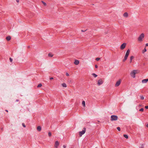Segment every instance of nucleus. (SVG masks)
<instances>
[{
	"label": "nucleus",
	"instance_id": "obj_1",
	"mask_svg": "<svg viewBox=\"0 0 148 148\" xmlns=\"http://www.w3.org/2000/svg\"><path fill=\"white\" fill-rule=\"evenodd\" d=\"M118 117L116 115H112L111 116L110 120L111 121H116L118 119Z\"/></svg>",
	"mask_w": 148,
	"mask_h": 148
},
{
	"label": "nucleus",
	"instance_id": "obj_2",
	"mask_svg": "<svg viewBox=\"0 0 148 148\" xmlns=\"http://www.w3.org/2000/svg\"><path fill=\"white\" fill-rule=\"evenodd\" d=\"M137 71L136 70H134L130 73V75L132 77H133V78H134L135 77V74L137 73Z\"/></svg>",
	"mask_w": 148,
	"mask_h": 148
},
{
	"label": "nucleus",
	"instance_id": "obj_3",
	"mask_svg": "<svg viewBox=\"0 0 148 148\" xmlns=\"http://www.w3.org/2000/svg\"><path fill=\"white\" fill-rule=\"evenodd\" d=\"M144 34L143 33L141 34L138 38V40L139 41H142L143 40V39L144 37Z\"/></svg>",
	"mask_w": 148,
	"mask_h": 148
},
{
	"label": "nucleus",
	"instance_id": "obj_4",
	"mask_svg": "<svg viewBox=\"0 0 148 148\" xmlns=\"http://www.w3.org/2000/svg\"><path fill=\"white\" fill-rule=\"evenodd\" d=\"M86 129L85 127L83 128V129L82 131H80L79 132V136L81 137L82 135L84 134L86 132Z\"/></svg>",
	"mask_w": 148,
	"mask_h": 148
},
{
	"label": "nucleus",
	"instance_id": "obj_5",
	"mask_svg": "<svg viewBox=\"0 0 148 148\" xmlns=\"http://www.w3.org/2000/svg\"><path fill=\"white\" fill-rule=\"evenodd\" d=\"M126 44L125 43H124L122 44L120 46V49L121 50L123 49L125 47Z\"/></svg>",
	"mask_w": 148,
	"mask_h": 148
},
{
	"label": "nucleus",
	"instance_id": "obj_6",
	"mask_svg": "<svg viewBox=\"0 0 148 148\" xmlns=\"http://www.w3.org/2000/svg\"><path fill=\"white\" fill-rule=\"evenodd\" d=\"M121 83V81L120 80H119L118 81L116 82L115 85V86L117 87V86H119L120 85Z\"/></svg>",
	"mask_w": 148,
	"mask_h": 148
},
{
	"label": "nucleus",
	"instance_id": "obj_7",
	"mask_svg": "<svg viewBox=\"0 0 148 148\" xmlns=\"http://www.w3.org/2000/svg\"><path fill=\"white\" fill-rule=\"evenodd\" d=\"M59 145V144L58 141H56L55 142L54 147L56 148H58Z\"/></svg>",
	"mask_w": 148,
	"mask_h": 148
},
{
	"label": "nucleus",
	"instance_id": "obj_8",
	"mask_svg": "<svg viewBox=\"0 0 148 148\" xmlns=\"http://www.w3.org/2000/svg\"><path fill=\"white\" fill-rule=\"evenodd\" d=\"M130 52V49H128L127 51V52H126V53L125 55V57L127 58V57L129 56V54Z\"/></svg>",
	"mask_w": 148,
	"mask_h": 148
},
{
	"label": "nucleus",
	"instance_id": "obj_9",
	"mask_svg": "<svg viewBox=\"0 0 148 148\" xmlns=\"http://www.w3.org/2000/svg\"><path fill=\"white\" fill-rule=\"evenodd\" d=\"M103 83V81L101 79H99L98 81L97 84L98 85H100Z\"/></svg>",
	"mask_w": 148,
	"mask_h": 148
},
{
	"label": "nucleus",
	"instance_id": "obj_10",
	"mask_svg": "<svg viewBox=\"0 0 148 148\" xmlns=\"http://www.w3.org/2000/svg\"><path fill=\"white\" fill-rule=\"evenodd\" d=\"M148 81V79H145L142 80V82L143 83H145Z\"/></svg>",
	"mask_w": 148,
	"mask_h": 148
},
{
	"label": "nucleus",
	"instance_id": "obj_11",
	"mask_svg": "<svg viewBox=\"0 0 148 148\" xmlns=\"http://www.w3.org/2000/svg\"><path fill=\"white\" fill-rule=\"evenodd\" d=\"M79 63V61L78 60H75L74 62V63L75 65H78Z\"/></svg>",
	"mask_w": 148,
	"mask_h": 148
},
{
	"label": "nucleus",
	"instance_id": "obj_12",
	"mask_svg": "<svg viewBox=\"0 0 148 148\" xmlns=\"http://www.w3.org/2000/svg\"><path fill=\"white\" fill-rule=\"evenodd\" d=\"M134 57L133 56H132L130 57V62L131 63L132 62V60L133 59H134Z\"/></svg>",
	"mask_w": 148,
	"mask_h": 148
},
{
	"label": "nucleus",
	"instance_id": "obj_13",
	"mask_svg": "<svg viewBox=\"0 0 148 148\" xmlns=\"http://www.w3.org/2000/svg\"><path fill=\"white\" fill-rule=\"evenodd\" d=\"M41 127L39 126L37 127V129L38 132H40L41 130Z\"/></svg>",
	"mask_w": 148,
	"mask_h": 148
},
{
	"label": "nucleus",
	"instance_id": "obj_14",
	"mask_svg": "<svg viewBox=\"0 0 148 148\" xmlns=\"http://www.w3.org/2000/svg\"><path fill=\"white\" fill-rule=\"evenodd\" d=\"M123 15L124 16L127 17L128 16V14L126 12H125V13H124Z\"/></svg>",
	"mask_w": 148,
	"mask_h": 148
},
{
	"label": "nucleus",
	"instance_id": "obj_15",
	"mask_svg": "<svg viewBox=\"0 0 148 148\" xmlns=\"http://www.w3.org/2000/svg\"><path fill=\"white\" fill-rule=\"evenodd\" d=\"M11 37L10 36H8L6 37V39L8 41H9L11 39Z\"/></svg>",
	"mask_w": 148,
	"mask_h": 148
},
{
	"label": "nucleus",
	"instance_id": "obj_16",
	"mask_svg": "<svg viewBox=\"0 0 148 148\" xmlns=\"http://www.w3.org/2000/svg\"><path fill=\"white\" fill-rule=\"evenodd\" d=\"M62 85L63 87H67V85L65 83H63L62 84Z\"/></svg>",
	"mask_w": 148,
	"mask_h": 148
},
{
	"label": "nucleus",
	"instance_id": "obj_17",
	"mask_svg": "<svg viewBox=\"0 0 148 148\" xmlns=\"http://www.w3.org/2000/svg\"><path fill=\"white\" fill-rule=\"evenodd\" d=\"M53 55L51 53H49L48 54V56L50 57H52L53 56Z\"/></svg>",
	"mask_w": 148,
	"mask_h": 148
},
{
	"label": "nucleus",
	"instance_id": "obj_18",
	"mask_svg": "<svg viewBox=\"0 0 148 148\" xmlns=\"http://www.w3.org/2000/svg\"><path fill=\"white\" fill-rule=\"evenodd\" d=\"M85 102L84 101H82V104L83 106L84 107L85 106Z\"/></svg>",
	"mask_w": 148,
	"mask_h": 148
},
{
	"label": "nucleus",
	"instance_id": "obj_19",
	"mask_svg": "<svg viewBox=\"0 0 148 148\" xmlns=\"http://www.w3.org/2000/svg\"><path fill=\"white\" fill-rule=\"evenodd\" d=\"M123 136L127 139L128 138V136L126 134H124L123 135Z\"/></svg>",
	"mask_w": 148,
	"mask_h": 148
},
{
	"label": "nucleus",
	"instance_id": "obj_20",
	"mask_svg": "<svg viewBox=\"0 0 148 148\" xmlns=\"http://www.w3.org/2000/svg\"><path fill=\"white\" fill-rule=\"evenodd\" d=\"M41 2L44 5V6H45L47 5V3H45V2H44V1H42Z\"/></svg>",
	"mask_w": 148,
	"mask_h": 148
},
{
	"label": "nucleus",
	"instance_id": "obj_21",
	"mask_svg": "<svg viewBox=\"0 0 148 148\" xmlns=\"http://www.w3.org/2000/svg\"><path fill=\"white\" fill-rule=\"evenodd\" d=\"M92 75L93 76V77H96L97 76V75L96 74H95V73H92Z\"/></svg>",
	"mask_w": 148,
	"mask_h": 148
},
{
	"label": "nucleus",
	"instance_id": "obj_22",
	"mask_svg": "<svg viewBox=\"0 0 148 148\" xmlns=\"http://www.w3.org/2000/svg\"><path fill=\"white\" fill-rule=\"evenodd\" d=\"M42 86V84H39L37 86V87H40Z\"/></svg>",
	"mask_w": 148,
	"mask_h": 148
},
{
	"label": "nucleus",
	"instance_id": "obj_23",
	"mask_svg": "<svg viewBox=\"0 0 148 148\" xmlns=\"http://www.w3.org/2000/svg\"><path fill=\"white\" fill-rule=\"evenodd\" d=\"M127 58L125 57L124 59H123V62H124L127 59Z\"/></svg>",
	"mask_w": 148,
	"mask_h": 148
},
{
	"label": "nucleus",
	"instance_id": "obj_24",
	"mask_svg": "<svg viewBox=\"0 0 148 148\" xmlns=\"http://www.w3.org/2000/svg\"><path fill=\"white\" fill-rule=\"evenodd\" d=\"M48 135L49 137H50L51 136V132H48Z\"/></svg>",
	"mask_w": 148,
	"mask_h": 148
},
{
	"label": "nucleus",
	"instance_id": "obj_25",
	"mask_svg": "<svg viewBox=\"0 0 148 148\" xmlns=\"http://www.w3.org/2000/svg\"><path fill=\"white\" fill-rule=\"evenodd\" d=\"M141 99L142 100H143L144 99V97L143 96H140Z\"/></svg>",
	"mask_w": 148,
	"mask_h": 148
},
{
	"label": "nucleus",
	"instance_id": "obj_26",
	"mask_svg": "<svg viewBox=\"0 0 148 148\" xmlns=\"http://www.w3.org/2000/svg\"><path fill=\"white\" fill-rule=\"evenodd\" d=\"M117 129L119 131H120L121 130V128L119 127H117Z\"/></svg>",
	"mask_w": 148,
	"mask_h": 148
},
{
	"label": "nucleus",
	"instance_id": "obj_27",
	"mask_svg": "<svg viewBox=\"0 0 148 148\" xmlns=\"http://www.w3.org/2000/svg\"><path fill=\"white\" fill-rule=\"evenodd\" d=\"M147 50L145 48L144 50L143 51V53H144Z\"/></svg>",
	"mask_w": 148,
	"mask_h": 148
},
{
	"label": "nucleus",
	"instance_id": "obj_28",
	"mask_svg": "<svg viewBox=\"0 0 148 148\" xmlns=\"http://www.w3.org/2000/svg\"><path fill=\"white\" fill-rule=\"evenodd\" d=\"M100 59V58H96L95 60L97 61H98Z\"/></svg>",
	"mask_w": 148,
	"mask_h": 148
},
{
	"label": "nucleus",
	"instance_id": "obj_29",
	"mask_svg": "<svg viewBox=\"0 0 148 148\" xmlns=\"http://www.w3.org/2000/svg\"><path fill=\"white\" fill-rule=\"evenodd\" d=\"M143 110L144 109L143 108H141L139 110V111H143Z\"/></svg>",
	"mask_w": 148,
	"mask_h": 148
},
{
	"label": "nucleus",
	"instance_id": "obj_30",
	"mask_svg": "<svg viewBox=\"0 0 148 148\" xmlns=\"http://www.w3.org/2000/svg\"><path fill=\"white\" fill-rule=\"evenodd\" d=\"M22 125L23 127H26V126L24 123H22Z\"/></svg>",
	"mask_w": 148,
	"mask_h": 148
},
{
	"label": "nucleus",
	"instance_id": "obj_31",
	"mask_svg": "<svg viewBox=\"0 0 148 148\" xmlns=\"http://www.w3.org/2000/svg\"><path fill=\"white\" fill-rule=\"evenodd\" d=\"M140 148H144L143 145H141V147H140Z\"/></svg>",
	"mask_w": 148,
	"mask_h": 148
},
{
	"label": "nucleus",
	"instance_id": "obj_32",
	"mask_svg": "<svg viewBox=\"0 0 148 148\" xmlns=\"http://www.w3.org/2000/svg\"><path fill=\"white\" fill-rule=\"evenodd\" d=\"M10 62H12V59L11 58H10Z\"/></svg>",
	"mask_w": 148,
	"mask_h": 148
},
{
	"label": "nucleus",
	"instance_id": "obj_33",
	"mask_svg": "<svg viewBox=\"0 0 148 148\" xmlns=\"http://www.w3.org/2000/svg\"><path fill=\"white\" fill-rule=\"evenodd\" d=\"M49 79L50 80H51L53 79V78L52 77H50L49 78Z\"/></svg>",
	"mask_w": 148,
	"mask_h": 148
},
{
	"label": "nucleus",
	"instance_id": "obj_34",
	"mask_svg": "<svg viewBox=\"0 0 148 148\" xmlns=\"http://www.w3.org/2000/svg\"><path fill=\"white\" fill-rule=\"evenodd\" d=\"M66 76H69V75L68 73H66Z\"/></svg>",
	"mask_w": 148,
	"mask_h": 148
},
{
	"label": "nucleus",
	"instance_id": "obj_35",
	"mask_svg": "<svg viewBox=\"0 0 148 148\" xmlns=\"http://www.w3.org/2000/svg\"><path fill=\"white\" fill-rule=\"evenodd\" d=\"M145 108L146 109H148V106H146L145 107Z\"/></svg>",
	"mask_w": 148,
	"mask_h": 148
},
{
	"label": "nucleus",
	"instance_id": "obj_36",
	"mask_svg": "<svg viewBox=\"0 0 148 148\" xmlns=\"http://www.w3.org/2000/svg\"><path fill=\"white\" fill-rule=\"evenodd\" d=\"M98 66H97V65H95V67L96 68H98Z\"/></svg>",
	"mask_w": 148,
	"mask_h": 148
},
{
	"label": "nucleus",
	"instance_id": "obj_37",
	"mask_svg": "<svg viewBox=\"0 0 148 148\" xmlns=\"http://www.w3.org/2000/svg\"><path fill=\"white\" fill-rule=\"evenodd\" d=\"M63 148H66V146L65 145H63Z\"/></svg>",
	"mask_w": 148,
	"mask_h": 148
},
{
	"label": "nucleus",
	"instance_id": "obj_38",
	"mask_svg": "<svg viewBox=\"0 0 148 148\" xmlns=\"http://www.w3.org/2000/svg\"><path fill=\"white\" fill-rule=\"evenodd\" d=\"M146 46H148V43H146L145 45Z\"/></svg>",
	"mask_w": 148,
	"mask_h": 148
},
{
	"label": "nucleus",
	"instance_id": "obj_39",
	"mask_svg": "<svg viewBox=\"0 0 148 148\" xmlns=\"http://www.w3.org/2000/svg\"><path fill=\"white\" fill-rule=\"evenodd\" d=\"M16 1L17 3H18L19 2V0H16Z\"/></svg>",
	"mask_w": 148,
	"mask_h": 148
},
{
	"label": "nucleus",
	"instance_id": "obj_40",
	"mask_svg": "<svg viewBox=\"0 0 148 148\" xmlns=\"http://www.w3.org/2000/svg\"><path fill=\"white\" fill-rule=\"evenodd\" d=\"M86 31V30H85V31H84L83 30H81V31L82 32H85Z\"/></svg>",
	"mask_w": 148,
	"mask_h": 148
},
{
	"label": "nucleus",
	"instance_id": "obj_41",
	"mask_svg": "<svg viewBox=\"0 0 148 148\" xmlns=\"http://www.w3.org/2000/svg\"><path fill=\"white\" fill-rule=\"evenodd\" d=\"M19 101V100H18V99H16V101L18 102V101Z\"/></svg>",
	"mask_w": 148,
	"mask_h": 148
},
{
	"label": "nucleus",
	"instance_id": "obj_42",
	"mask_svg": "<svg viewBox=\"0 0 148 148\" xmlns=\"http://www.w3.org/2000/svg\"><path fill=\"white\" fill-rule=\"evenodd\" d=\"M5 111H6L7 112H8V110H5Z\"/></svg>",
	"mask_w": 148,
	"mask_h": 148
},
{
	"label": "nucleus",
	"instance_id": "obj_43",
	"mask_svg": "<svg viewBox=\"0 0 148 148\" xmlns=\"http://www.w3.org/2000/svg\"><path fill=\"white\" fill-rule=\"evenodd\" d=\"M146 127L148 128V124L146 125Z\"/></svg>",
	"mask_w": 148,
	"mask_h": 148
},
{
	"label": "nucleus",
	"instance_id": "obj_44",
	"mask_svg": "<svg viewBox=\"0 0 148 148\" xmlns=\"http://www.w3.org/2000/svg\"><path fill=\"white\" fill-rule=\"evenodd\" d=\"M29 47H29V46H28V48H29Z\"/></svg>",
	"mask_w": 148,
	"mask_h": 148
}]
</instances>
